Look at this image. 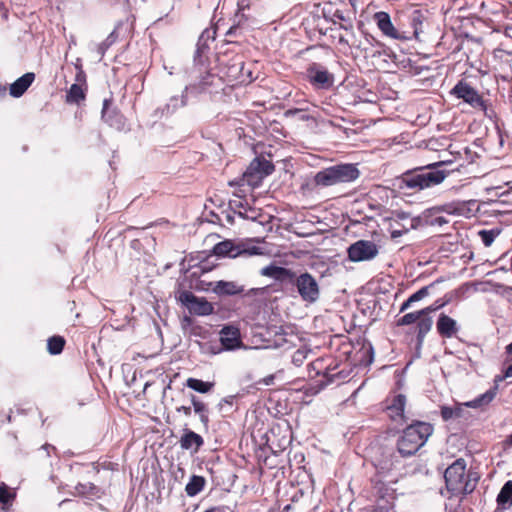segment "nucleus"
I'll use <instances>...</instances> for the list:
<instances>
[{
	"label": "nucleus",
	"mask_w": 512,
	"mask_h": 512,
	"mask_svg": "<svg viewBox=\"0 0 512 512\" xmlns=\"http://www.w3.org/2000/svg\"><path fill=\"white\" fill-rule=\"evenodd\" d=\"M355 346L343 333L322 335V389L330 384L339 386L350 376L352 368L347 369V361Z\"/></svg>",
	"instance_id": "f257e3e1"
},
{
	"label": "nucleus",
	"mask_w": 512,
	"mask_h": 512,
	"mask_svg": "<svg viewBox=\"0 0 512 512\" xmlns=\"http://www.w3.org/2000/svg\"><path fill=\"white\" fill-rule=\"evenodd\" d=\"M452 164L453 160H443L409 169L397 178L398 187L419 192L439 185L454 171L453 168H447Z\"/></svg>",
	"instance_id": "f03ea898"
},
{
	"label": "nucleus",
	"mask_w": 512,
	"mask_h": 512,
	"mask_svg": "<svg viewBox=\"0 0 512 512\" xmlns=\"http://www.w3.org/2000/svg\"><path fill=\"white\" fill-rule=\"evenodd\" d=\"M434 432L433 424L412 420L401 432L396 447L399 454L406 458L415 455Z\"/></svg>",
	"instance_id": "7ed1b4c3"
},
{
	"label": "nucleus",
	"mask_w": 512,
	"mask_h": 512,
	"mask_svg": "<svg viewBox=\"0 0 512 512\" xmlns=\"http://www.w3.org/2000/svg\"><path fill=\"white\" fill-rule=\"evenodd\" d=\"M450 95L471 108L483 112L490 119L496 116L489 100L485 99L483 94L467 78L460 79L450 90Z\"/></svg>",
	"instance_id": "20e7f679"
},
{
	"label": "nucleus",
	"mask_w": 512,
	"mask_h": 512,
	"mask_svg": "<svg viewBox=\"0 0 512 512\" xmlns=\"http://www.w3.org/2000/svg\"><path fill=\"white\" fill-rule=\"evenodd\" d=\"M345 251V240L342 237L333 234L322 235V266L325 264V260L330 262V266L322 271V278L331 275V269L338 268Z\"/></svg>",
	"instance_id": "39448f33"
},
{
	"label": "nucleus",
	"mask_w": 512,
	"mask_h": 512,
	"mask_svg": "<svg viewBox=\"0 0 512 512\" xmlns=\"http://www.w3.org/2000/svg\"><path fill=\"white\" fill-rule=\"evenodd\" d=\"M339 22L336 25L322 24V36L326 38V41L322 43V48L325 46L348 44L344 37L343 31H351L353 29V23L350 17L344 15V11L337 7L333 13Z\"/></svg>",
	"instance_id": "423d86ee"
},
{
	"label": "nucleus",
	"mask_w": 512,
	"mask_h": 512,
	"mask_svg": "<svg viewBox=\"0 0 512 512\" xmlns=\"http://www.w3.org/2000/svg\"><path fill=\"white\" fill-rule=\"evenodd\" d=\"M360 171L356 164L342 163L322 169V186H333L356 180Z\"/></svg>",
	"instance_id": "0eeeda50"
},
{
	"label": "nucleus",
	"mask_w": 512,
	"mask_h": 512,
	"mask_svg": "<svg viewBox=\"0 0 512 512\" xmlns=\"http://www.w3.org/2000/svg\"><path fill=\"white\" fill-rule=\"evenodd\" d=\"M260 247L252 244L251 241H234L230 239L223 240L214 245L212 254L217 257L236 258L242 255H258L261 254Z\"/></svg>",
	"instance_id": "6e6552de"
},
{
	"label": "nucleus",
	"mask_w": 512,
	"mask_h": 512,
	"mask_svg": "<svg viewBox=\"0 0 512 512\" xmlns=\"http://www.w3.org/2000/svg\"><path fill=\"white\" fill-rule=\"evenodd\" d=\"M274 171V165L271 161L257 157L247 167L246 171L242 176V184H247L252 188L259 187L263 179L272 174Z\"/></svg>",
	"instance_id": "1a4fd4ad"
},
{
	"label": "nucleus",
	"mask_w": 512,
	"mask_h": 512,
	"mask_svg": "<svg viewBox=\"0 0 512 512\" xmlns=\"http://www.w3.org/2000/svg\"><path fill=\"white\" fill-rule=\"evenodd\" d=\"M348 259L363 262L374 259L379 253V246L371 240H358L346 247Z\"/></svg>",
	"instance_id": "9d476101"
},
{
	"label": "nucleus",
	"mask_w": 512,
	"mask_h": 512,
	"mask_svg": "<svg viewBox=\"0 0 512 512\" xmlns=\"http://www.w3.org/2000/svg\"><path fill=\"white\" fill-rule=\"evenodd\" d=\"M467 475L466 462L459 458L455 460L444 472L446 488L452 495H459V485L463 482Z\"/></svg>",
	"instance_id": "9b49d317"
},
{
	"label": "nucleus",
	"mask_w": 512,
	"mask_h": 512,
	"mask_svg": "<svg viewBox=\"0 0 512 512\" xmlns=\"http://www.w3.org/2000/svg\"><path fill=\"white\" fill-rule=\"evenodd\" d=\"M327 54L330 56L331 62L329 65L322 66V90L333 88L336 82L338 85H342L346 79V72L342 65L333 59L331 51H328Z\"/></svg>",
	"instance_id": "f8f14e48"
},
{
	"label": "nucleus",
	"mask_w": 512,
	"mask_h": 512,
	"mask_svg": "<svg viewBox=\"0 0 512 512\" xmlns=\"http://www.w3.org/2000/svg\"><path fill=\"white\" fill-rule=\"evenodd\" d=\"M355 348L353 349V356L350 355L351 363L346 366L347 369L351 368V365L357 367H367L374 360V348L370 341L366 338L359 337L356 343H353Z\"/></svg>",
	"instance_id": "ddd939ff"
},
{
	"label": "nucleus",
	"mask_w": 512,
	"mask_h": 512,
	"mask_svg": "<svg viewBox=\"0 0 512 512\" xmlns=\"http://www.w3.org/2000/svg\"><path fill=\"white\" fill-rule=\"evenodd\" d=\"M478 19L499 22L507 16L505 5L499 0H481Z\"/></svg>",
	"instance_id": "4468645a"
},
{
	"label": "nucleus",
	"mask_w": 512,
	"mask_h": 512,
	"mask_svg": "<svg viewBox=\"0 0 512 512\" xmlns=\"http://www.w3.org/2000/svg\"><path fill=\"white\" fill-rule=\"evenodd\" d=\"M181 299L190 313L198 316H207L213 313L214 307L205 298L197 297L192 292H185Z\"/></svg>",
	"instance_id": "2eb2a0df"
},
{
	"label": "nucleus",
	"mask_w": 512,
	"mask_h": 512,
	"mask_svg": "<svg viewBox=\"0 0 512 512\" xmlns=\"http://www.w3.org/2000/svg\"><path fill=\"white\" fill-rule=\"evenodd\" d=\"M373 19L384 36L395 40L408 39V37L405 35V32L400 31L393 25L391 17L387 12H376L373 16Z\"/></svg>",
	"instance_id": "dca6fc26"
},
{
	"label": "nucleus",
	"mask_w": 512,
	"mask_h": 512,
	"mask_svg": "<svg viewBox=\"0 0 512 512\" xmlns=\"http://www.w3.org/2000/svg\"><path fill=\"white\" fill-rule=\"evenodd\" d=\"M295 284L303 300L312 302L317 299L318 283L309 273H303L296 277Z\"/></svg>",
	"instance_id": "f3484780"
},
{
	"label": "nucleus",
	"mask_w": 512,
	"mask_h": 512,
	"mask_svg": "<svg viewBox=\"0 0 512 512\" xmlns=\"http://www.w3.org/2000/svg\"><path fill=\"white\" fill-rule=\"evenodd\" d=\"M444 305L442 304L440 299L435 300L431 305L424 307L421 310L409 312L404 314L403 316L397 318L395 320V326L397 327H404V326H411L415 319L419 316H427L431 317L430 315L440 309H442Z\"/></svg>",
	"instance_id": "a211bd4d"
},
{
	"label": "nucleus",
	"mask_w": 512,
	"mask_h": 512,
	"mask_svg": "<svg viewBox=\"0 0 512 512\" xmlns=\"http://www.w3.org/2000/svg\"><path fill=\"white\" fill-rule=\"evenodd\" d=\"M444 208L447 210L448 214L461 215L469 218L471 216H475L479 211V204L476 200H457L445 203Z\"/></svg>",
	"instance_id": "6ab92c4d"
},
{
	"label": "nucleus",
	"mask_w": 512,
	"mask_h": 512,
	"mask_svg": "<svg viewBox=\"0 0 512 512\" xmlns=\"http://www.w3.org/2000/svg\"><path fill=\"white\" fill-rule=\"evenodd\" d=\"M414 327L411 328V333L415 335V350L419 352L423 346L426 335L431 331L433 326L432 317L419 316L415 319Z\"/></svg>",
	"instance_id": "aec40b11"
},
{
	"label": "nucleus",
	"mask_w": 512,
	"mask_h": 512,
	"mask_svg": "<svg viewBox=\"0 0 512 512\" xmlns=\"http://www.w3.org/2000/svg\"><path fill=\"white\" fill-rule=\"evenodd\" d=\"M253 5L252 0H238L237 12L235 14V24L230 27L227 31V35L231 36L236 34L237 30L240 29L244 24L253 18L250 14H246V10H250Z\"/></svg>",
	"instance_id": "412c9836"
},
{
	"label": "nucleus",
	"mask_w": 512,
	"mask_h": 512,
	"mask_svg": "<svg viewBox=\"0 0 512 512\" xmlns=\"http://www.w3.org/2000/svg\"><path fill=\"white\" fill-rule=\"evenodd\" d=\"M322 326L325 327L322 335L339 333L344 329V319L337 312L326 309L325 314H322Z\"/></svg>",
	"instance_id": "4be33fe9"
},
{
	"label": "nucleus",
	"mask_w": 512,
	"mask_h": 512,
	"mask_svg": "<svg viewBox=\"0 0 512 512\" xmlns=\"http://www.w3.org/2000/svg\"><path fill=\"white\" fill-rule=\"evenodd\" d=\"M220 342L226 350L238 348L242 343L239 329L234 326H224L220 331Z\"/></svg>",
	"instance_id": "5701e85b"
},
{
	"label": "nucleus",
	"mask_w": 512,
	"mask_h": 512,
	"mask_svg": "<svg viewBox=\"0 0 512 512\" xmlns=\"http://www.w3.org/2000/svg\"><path fill=\"white\" fill-rule=\"evenodd\" d=\"M437 333L442 338H452L459 331L457 322L450 316L441 313L436 322Z\"/></svg>",
	"instance_id": "b1692460"
},
{
	"label": "nucleus",
	"mask_w": 512,
	"mask_h": 512,
	"mask_svg": "<svg viewBox=\"0 0 512 512\" xmlns=\"http://www.w3.org/2000/svg\"><path fill=\"white\" fill-rule=\"evenodd\" d=\"M180 446L184 450H193L197 453L200 448L204 445V439L201 435L196 432L185 428L183 434L179 440Z\"/></svg>",
	"instance_id": "393cba45"
},
{
	"label": "nucleus",
	"mask_w": 512,
	"mask_h": 512,
	"mask_svg": "<svg viewBox=\"0 0 512 512\" xmlns=\"http://www.w3.org/2000/svg\"><path fill=\"white\" fill-rule=\"evenodd\" d=\"M480 6L481 0H453L448 13L454 14L456 11L462 10L463 12H468V15H474L478 19Z\"/></svg>",
	"instance_id": "a878e982"
},
{
	"label": "nucleus",
	"mask_w": 512,
	"mask_h": 512,
	"mask_svg": "<svg viewBox=\"0 0 512 512\" xmlns=\"http://www.w3.org/2000/svg\"><path fill=\"white\" fill-rule=\"evenodd\" d=\"M35 80L33 72H27L10 85L9 93L12 97H21Z\"/></svg>",
	"instance_id": "bb28decb"
},
{
	"label": "nucleus",
	"mask_w": 512,
	"mask_h": 512,
	"mask_svg": "<svg viewBox=\"0 0 512 512\" xmlns=\"http://www.w3.org/2000/svg\"><path fill=\"white\" fill-rule=\"evenodd\" d=\"M439 47L445 48L450 54H456L462 50L463 39L461 35H457L454 30L446 32L438 44Z\"/></svg>",
	"instance_id": "cd10ccee"
},
{
	"label": "nucleus",
	"mask_w": 512,
	"mask_h": 512,
	"mask_svg": "<svg viewBox=\"0 0 512 512\" xmlns=\"http://www.w3.org/2000/svg\"><path fill=\"white\" fill-rule=\"evenodd\" d=\"M342 213L337 210L333 212L327 208L322 210V235H330L333 229H335L340 223H342Z\"/></svg>",
	"instance_id": "c85d7f7f"
},
{
	"label": "nucleus",
	"mask_w": 512,
	"mask_h": 512,
	"mask_svg": "<svg viewBox=\"0 0 512 512\" xmlns=\"http://www.w3.org/2000/svg\"><path fill=\"white\" fill-rule=\"evenodd\" d=\"M444 207L445 204L426 209V223L428 226H443L449 222L448 219L441 215L442 212L447 213V210Z\"/></svg>",
	"instance_id": "c756f323"
},
{
	"label": "nucleus",
	"mask_w": 512,
	"mask_h": 512,
	"mask_svg": "<svg viewBox=\"0 0 512 512\" xmlns=\"http://www.w3.org/2000/svg\"><path fill=\"white\" fill-rule=\"evenodd\" d=\"M406 405V396L404 394H397L393 397L392 402L388 405V410H390L394 415L392 418L395 419L399 417L403 422H407L408 418L404 413Z\"/></svg>",
	"instance_id": "7c9ffc66"
},
{
	"label": "nucleus",
	"mask_w": 512,
	"mask_h": 512,
	"mask_svg": "<svg viewBox=\"0 0 512 512\" xmlns=\"http://www.w3.org/2000/svg\"><path fill=\"white\" fill-rule=\"evenodd\" d=\"M88 87L81 84H72L66 93L65 101L68 104H77L85 101Z\"/></svg>",
	"instance_id": "2f4dec72"
},
{
	"label": "nucleus",
	"mask_w": 512,
	"mask_h": 512,
	"mask_svg": "<svg viewBox=\"0 0 512 512\" xmlns=\"http://www.w3.org/2000/svg\"><path fill=\"white\" fill-rule=\"evenodd\" d=\"M497 393V386H494L493 388H490L485 393L479 395L475 399L465 402V407L469 408H482L484 406L489 405L493 399L495 398Z\"/></svg>",
	"instance_id": "473e14b6"
},
{
	"label": "nucleus",
	"mask_w": 512,
	"mask_h": 512,
	"mask_svg": "<svg viewBox=\"0 0 512 512\" xmlns=\"http://www.w3.org/2000/svg\"><path fill=\"white\" fill-rule=\"evenodd\" d=\"M74 489L76 495L91 500L99 498L101 495L100 488L92 482L78 483Z\"/></svg>",
	"instance_id": "72a5a7b5"
},
{
	"label": "nucleus",
	"mask_w": 512,
	"mask_h": 512,
	"mask_svg": "<svg viewBox=\"0 0 512 512\" xmlns=\"http://www.w3.org/2000/svg\"><path fill=\"white\" fill-rule=\"evenodd\" d=\"M191 403L193 410L199 415V419L203 426L207 429L209 426V408L205 402L197 398L195 395H191Z\"/></svg>",
	"instance_id": "f704fd0d"
},
{
	"label": "nucleus",
	"mask_w": 512,
	"mask_h": 512,
	"mask_svg": "<svg viewBox=\"0 0 512 512\" xmlns=\"http://www.w3.org/2000/svg\"><path fill=\"white\" fill-rule=\"evenodd\" d=\"M479 479L480 476L477 472L469 470L465 479L459 485V495L466 496L471 494L475 490Z\"/></svg>",
	"instance_id": "c9c22d12"
},
{
	"label": "nucleus",
	"mask_w": 512,
	"mask_h": 512,
	"mask_svg": "<svg viewBox=\"0 0 512 512\" xmlns=\"http://www.w3.org/2000/svg\"><path fill=\"white\" fill-rule=\"evenodd\" d=\"M214 291L218 295L233 296L241 294L244 289L238 286L235 282L219 281L217 282Z\"/></svg>",
	"instance_id": "e433bc0d"
},
{
	"label": "nucleus",
	"mask_w": 512,
	"mask_h": 512,
	"mask_svg": "<svg viewBox=\"0 0 512 512\" xmlns=\"http://www.w3.org/2000/svg\"><path fill=\"white\" fill-rule=\"evenodd\" d=\"M206 485V479L200 475H192L185 486V492L189 497H194L203 491Z\"/></svg>",
	"instance_id": "4c0bfd02"
},
{
	"label": "nucleus",
	"mask_w": 512,
	"mask_h": 512,
	"mask_svg": "<svg viewBox=\"0 0 512 512\" xmlns=\"http://www.w3.org/2000/svg\"><path fill=\"white\" fill-rule=\"evenodd\" d=\"M374 488L376 489L377 495L380 499L385 500L386 499V505L381 506V509L388 511L392 505L391 502H389L388 499H394V490L391 489L385 482L378 481L376 482Z\"/></svg>",
	"instance_id": "58836bf2"
},
{
	"label": "nucleus",
	"mask_w": 512,
	"mask_h": 512,
	"mask_svg": "<svg viewBox=\"0 0 512 512\" xmlns=\"http://www.w3.org/2000/svg\"><path fill=\"white\" fill-rule=\"evenodd\" d=\"M496 502L501 508H509L512 506V480H508L504 483L497 495Z\"/></svg>",
	"instance_id": "ea45409f"
},
{
	"label": "nucleus",
	"mask_w": 512,
	"mask_h": 512,
	"mask_svg": "<svg viewBox=\"0 0 512 512\" xmlns=\"http://www.w3.org/2000/svg\"><path fill=\"white\" fill-rule=\"evenodd\" d=\"M186 386L199 393H208L214 387V382H205L197 378H188L186 380Z\"/></svg>",
	"instance_id": "a19ab883"
},
{
	"label": "nucleus",
	"mask_w": 512,
	"mask_h": 512,
	"mask_svg": "<svg viewBox=\"0 0 512 512\" xmlns=\"http://www.w3.org/2000/svg\"><path fill=\"white\" fill-rule=\"evenodd\" d=\"M66 344L65 339L62 336L55 335L47 340L48 352L52 355L60 354Z\"/></svg>",
	"instance_id": "79ce46f5"
},
{
	"label": "nucleus",
	"mask_w": 512,
	"mask_h": 512,
	"mask_svg": "<svg viewBox=\"0 0 512 512\" xmlns=\"http://www.w3.org/2000/svg\"><path fill=\"white\" fill-rule=\"evenodd\" d=\"M326 4V7L322 8V24H331L336 25L339 20L336 16H333L335 9L337 8L336 4H331L327 1H323Z\"/></svg>",
	"instance_id": "37998d69"
},
{
	"label": "nucleus",
	"mask_w": 512,
	"mask_h": 512,
	"mask_svg": "<svg viewBox=\"0 0 512 512\" xmlns=\"http://www.w3.org/2000/svg\"><path fill=\"white\" fill-rule=\"evenodd\" d=\"M216 79V76L209 71H206L205 74L200 78V80L197 83L191 84L190 88L201 92L205 90L207 87L214 84V80Z\"/></svg>",
	"instance_id": "c03bdc74"
},
{
	"label": "nucleus",
	"mask_w": 512,
	"mask_h": 512,
	"mask_svg": "<svg viewBox=\"0 0 512 512\" xmlns=\"http://www.w3.org/2000/svg\"><path fill=\"white\" fill-rule=\"evenodd\" d=\"M440 282H442L441 278L435 280L434 282L430 283L427 286L422 287L421 289H419L418 291L409 296L410 301L415 303L427 297L430 294L431 290Z\"/></svg>",
	"instance_id": "a18cd8bd"
},
{
	"label": "nucleus",
	"mask_w": 512,
	"mask_h": 512,
	"mask_svg": "<svg viewBox=\"0 0 512 512\" xmlns=\"http://www.w3.org/2000/svg\"><path fill=\"white\" fill-rule=\"evenodd\" d=\"M500 231L497 229L491 230H480L478 235L480 236L484 246L489 247L495 240V238L499 235Z\"/></svg>",
	"instance_id": "49530a36"
},
{
	"label": "nucleus",
	"mask_w": 512,
	"mask_h": 512,
	"mask_svg": "<svg viewBox=\"0 0 512 512\" xmlns=\"http://www.w3.org/2000/svg\"><path fill=\"white\" fill-rule=\"evenodd\" d=\"M320 185V172L316 173L311 181H306L301 185V191L304 195H309Z\"/></svg>",
	"instance_id": "de8ad7c7"
},
{
	"label": "nucleus",
	"mask_w": 512,
	"mask_h": 512,
	"mask_svg": "<svg viewBox=\"0 0 512 512\" xmlns=\"http://www.w3.org/2000/svg\"><path fill=\"white\" fill-rule=\"evenodd\" d=\"M307 77L315 87H320V68L317 63H313L307 68Z\"/></svg>",
	"instance_id": "09e8293b"
},
{
	"label": "nucleus",
	"mask_w": 512,
	"mask_h": 512,
	"mask_svg": "<svg viewBox=\"0 0 512 512\" xmlns=\"http://www.w3.org/2000/svg\"><path fill=\"white\" fill-rule=\"evenodd\" d=\"M15 498V493L11 492L6 483H0V503L6 505L11 503Z\"/></svg>",
	"instance_id": "8fccbe9b"
},
{
	"label": "nucleus",
	"mask_w": 512,
	"mask_h": 512,
	"mask_svg": "<svg viewBox=\"0 0 512 512\" xmlns=\"http://www.w3.org/2000/svg\"><path fill=\"white\" fill-rule=\"evenodd\" d=\"M334 130L345 133V129L341 125L335 124L331 119L322 116V134H328Z\"/></svg>",
	"instance_id": "3c124183"
},
{
	"label": "nucleus",
	"mask_w": 512,
	"mask_h": 512,
	"mask_svg": "<svg viewBox=\"0 0 512 512\" xmlns=\"http://www.w3.org/2000/svg\"><path fill=\"white\" fill-rule=\"evenodd\" d=\"M277 272L278 273H276V280H278V281H281V282H284V281L292 282V281H294L296 279L295 273L292 272L290 269L278 266Z\"/></svg>",
	"instance_id": "603ef678"
},
{
	"label": "nucleus",
	"mask_w": 512,
	"mask_h": 512,
	"mask_svg": "<svg viewBox=\"0 0 512 512\" xmlns=\"http://www.w3.org/2000/svg\"><path fill=\"white\" fill-rule=\"evenodd\" d=\"M427 213L426 210L422 212L421 215L413 217L410 219V225L408 228L410 229H419L422 227L428 226L427 223Z\"/></svg>",
	"instance_id": "864d4df0"
},
{
	"label": "nucleus",
	"mask_w": 512,
	"mask_h": 512,
	"mask_svg": "<svg viewBox=\"0 0 512 512\" xmlns=\"http://www.w3.org/2000/svg\"><path fill=\"white\" fill-rule=\"evenodd\" d=\"M440 415L443 421L447 422L452 419H456L453 406L441 405L440 406Z\"/></svg>",
	"instance_id": "5fc2aeb1"
},
{
	"label": "nucleus",
	"mask_w": 512,
	"mask_h": 512,
	"mask_svg": "<svg viewBox=\"0 0 512 512\" xmlns=\"http://www.w3.org/2000/svg\"><path fill=\"white\" fill-rule=\"evenodd\" d=\"M76 75H75V83L74 84H81V86L88 87L87 86V80H86V73L82 69L81 65H76Z\"/></svg>",
	"instance_id": "6e6d98bb"
},
{
	"label": "nucleus",
	"mask_w": 512,
	"mask_h": 512,
	"mask_svg": "<svg viewBox=\"0 0 512 512\" xmlns=\"http://www.w3.org/2000/svg\"><path fill=\"white\" fill-rule=\"evenodd\" d=\"M460 295L459 290H452L450 292H447L443 297L439 298L444 306L450 304L454 300L458 299Z\"/></svg>",
	"instance_id": "4d7b16f0"
},
{
	"label": "nucleus",
	"mask_w": 512,
	"mask_h": 512,
	"mask_svg": "<svg viewBox=\"0 0 512 512\" xmlns=\"http://www.w3.org/2000/svg\"><path fill=\"white\" fill-rule=\"evenodd\" d=\"M410 228L403 226L400 228H395L393 225H390V237L391 239H396L404 235L405 233L409 232Z\"/></svg>",
	"instance_id": "13d9d810"
},
{
	"label": "nucleus",
	"mask_w": 512,
	"mask_h": 512,
	"mask_svg": "<svg viewBox=\"0 0 512 512\" xmlns=\"http://www.w3.org/2000/svg\"><path fill=\"white\" fill-rule=\"evenodd\" d=\"M456 249H457V243L456 242L447 241V242H443L441 244V246L439 247L438 251L440 253H447V252L453 253V252L456 251Z\"/></svg>",
	"instance_id": "bf43d9fd"
},
{
	"label": "nucleus",
	"mask_w": 512,
	"mask_h": 512,
	"mask_svg": "<svg viewBox=\"0 0 512 512\" xmlns=\"http://www.w3.org/2000/svg\"><path fill=\"white\" fill-rule=\"evenodd\" d=\"M179 99L177 97H173L170 99V102L165 105L162 109V113L170 114L174 112L178 107Z\"/></svg>",
	"instance_id": "052dcab7"
},
{
	"label": "nucleus",
	"mask_w": 512,
	"mask_h": 512,
	"mask_svg": "<svg viewBox=\"0 0 512 512\" xmlns=\"http://www.w3.org/2000/svg\"><path fill=\"white\" fill-rule=\"evenodd\" d=\"M277 269H278V266L269 265V266L264 267L261 270V274L264 275V276H268V277L274 278L276 280V273H278Z\"/></svg>",
	"instance_id": "680f3d73"
},
{
	"label": "nucleus",
	"mask_w": 512,
	"mask_h": 512,
	"mask_svg": "<svg viewBox=\"0 0 512 512\" xmlns=\"http://www.w3.org/2000/svg\"><path fill=\"white\" fill-rule=\"evenodd\" d=\"M238 214L245 218V219H252V220H255L256 217H257V212L255 209H252V208H248V209H244V211L242 210H239L238 211Z\"/></svg>",
	"instance_id": "e2e57ef3"
},
{
	"label": "nucleus",
	"mask_w": 512,
	"mask_h": 512,
	"mask_svg": "<svg viewBox=\"0 0 512 512\" xmlns=\"http://www.w3.org/2000/svg\"><path fill=\"white\" fill-rule=\"evenodd\" d=\"M451 18H456L457 20L469 21L472 18H475L474 15H468V12H463L462 10L456 11L454 14H451Z\"/></svg>",
	"instance_id": "0e129e2a"
},
{
	"label": "nucleus",
	"mask_w": 512,
	"mask_h": 512,
	"mask_svg": "<svg viewBox=\"0 0 512 512\" xmlns=\"http://www.w3.org/2000/svg\"><path fill=\"white\" fill-rule=\"evenodd\" d=\"M214 34H215V31H211L209 29H205L202 34L200 35V38H199V41H198V49H200V46H201V42L206 40V39H214Z\"/></svg>",
	"instance_id": "69168bd1"
},
{
	"label": "nucleus",
	"mask_w": 512,
	"mask_h": 512,
	"mask_svg": "<svg viewBox=\"0 0 512 512\" xmlns=\"http://www.w3.org/2000/svg\"><path fill=\"white\" fill-rule=\"evenodd\" d=\"M499 201L501 203H509L512 202V189L506 190L499 194Z\"/></svg>",
	"instance_id": "338daca9"
},
{
	"label": "nucleus",
	"mask_w": 512,
	"mask_h": 512,
	"mask_svg": "<svg viewBox=\"0 0 512 512\" xmlns=\"http://www.w3.org/2000/svg\"><path fill=\"white\" fill-rule=\"evenodd\" d=\"M317 364L318 360L313 361L308 365L310 377H316L320 375V370L317 368Z\"/></svg>",
	"instance_id": "774afa93"
}]
</instances>
